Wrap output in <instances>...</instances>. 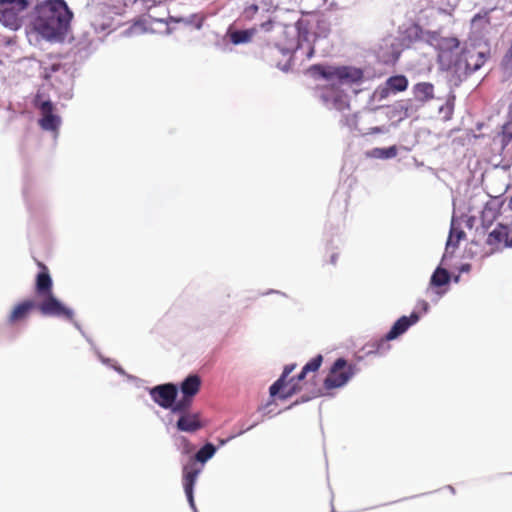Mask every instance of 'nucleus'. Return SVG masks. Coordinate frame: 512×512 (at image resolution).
<instances>
[{"label":"nucleus","instance_id":"obj_1","mask_svg":"<svg viewBox=\"0 0 512 512\" xmlns=\"http://www.w3.org/2000/svg\"><path fill=\"white\" fill-rule=\"evenodd\" d=\"M34 12V30L50 42H63L68 34L73 13L64 0H46Z\"/></svg>","mask_w":512,"mask_h":512},{"label":"nucleus","instance_id":"obj_2","mask_svg":"<svg viewBox=\"0 0 512 512\" xmlns=\"http://www.w3.org/2000/svg\"><path fill=\"white\" fill-rule=\"evenodd\" d=\"M323 361L322 355H317L312 358L296 376L288 379L289 375L293 372L296 365L289 364L284 367L282 375L276 380L269 388L270 396L277 397L280 400H286L302 389V381L309 372H316Z\"/></svg>","mask_w":512,"mask_h":512},{"label":"nucleus","instance_id":"obj_3","mask_svg":"<svg viewBox=\"0 0 512 512\" xmlns=\"http://www.w3.org/2000/svg\"><path fill=\"white\" fill-rule=\"evenodd\" d=\"M316 26L318 28H324L323 32L321 34H318L316 32H312L313 25L310 21H301L298 23V31H297V39H293L291 43L285 44L284 47L279 48H268L266 54L268 56H275L278 53H282L286 56H291L293 52H295L298 49L302 48V42L305 41L309 44L308 50L306 53L307 59H311L315 53V48L313 43L315 40L320 37L322 34L325 36L328 32V29H326V22L323 20H317Z\"/></svg>","mask_w":512,"mask_h":512},{"label":"nucleus","instance_id":"obj_4","mask_svg":"<svg viewBox=\"0 0 512 512\" xmlns=\"http://www.w3.org/2000/svg\"><path fill=\"white\" fill-rule=\"evenodd\" d=\"M309 74L314 78H324L326 80L338 79L345 83H358L363 79L361 69L348 66H325L321 64L312 65L308 69Z\"/></svg>","mask_w":512,"mask_h":512},{"label":"nucleus","instance_id":"obj_5","mask_svg":"<svg viewBox=\"0 0 512 512\" xmlns=\"http://www.w3.org/2000/svg\"><path fill=\"white\" fill-rule=\"evenodd\" d=\"M28 7V0H0V22L12 30H18L22 25L21 13Z\"/></svg>","mask_w":512,"mask_h":512},{"label":"nucleus","instance_id":"obj_6","mask_svg":"<svg viewBox=\"0 0 512 512\" xmlns=\"http://www.w3.org/2000/svg\"><path fill=\"white\" fill-rule=\"evenodd\" d=\"M38 109L39 118L37 122L39 127L44 131L50 132L53 138L56 139L62 124V119L58 113L57 107L51 101L47 100L41 102Z\"/></svg>","mask_w":512,"mask_h":512},{"label":"nucleus","instance_id":"obj_7","mask_svg":"<svg viewBox=\"0 0 512 512\" xmlns=\"http://www.w3.org/2000/svg\"><path fill=\"white\" fill-rule=\"evenodd\" d=\"M39 300L34 303L36 308L42 315L48 317H58L71 320L73 318V311L64 306L53 293L38 296Z\"/></svg>","mask_w":512,"mask_h":512},{"label":"nucleus","instance_id":"obj_8","mask_svg":"<svg viewBox=\"0 0 512 512\" xmlns=\"http://www.w3.org/2000/svg\"><path fill=\"white\" fill-rule=\"evenodd\" d=\"M354 367L343 358H338L332 365L329 374L324 380L327 390L344 386L354 375Z\"/></svg>","mask_w":512,"mask_h":512},{"label":"nucleus","instance_id":"obj_9","mask_svg":"<svg viewBox=\"0 0 512 512\" xmlns=\"http://www.w3.org/2000/svg\"><path fill=\"white\" fill-rule=\"evenodd\" d=\"M419 320V314L417 312H412L410 316H402L400 317L391 327L389 332L382 337L381 339L377 340L376 345L377 349L376 352H379V354L384 353L387 351L390 346L388 344V341L396 339L403 333H405L410 326L417 323Z\"/></svg>","mask_w":512,"mask_h":512},{"label":"nucleus","instance_id":"obj_10","mask_svg":"<svg viewBox=\"0 0 512 512\" xmlns=\"http://www.w3.org/2000/svg\"><path fill=\"white\" fill-rule=\"evenodd\" d=\"M201 378L197 374L187 376L180 384L182 398L178 400L172 408V411L189 410L193 398L199 393L201 388Z\"/></svg>","mask_w":512,"mask_h":512},{"label":"nucleus","instance_id":"obj_11","mask_svg":"<svg viewBox=\"0 0 512 512\" xmlns=\"http://www.w3.org/2000/svg\"><path fill=\"white\" fill-rule=\"evenodd\" d=\"M486 58L484 53L477 50V48L473 45L465 46L457 60L455 61V66L457 69L464 68V72L466 74H471L478 69H480L485 63Z\"/></svg>","mask_w":512,"mask_h":512},{"label":"nucleus","instance_id":"obj_12","mask_svg":"<svg viewBox=\"0 0 512 512\" xmlns=\"http://www.w3.org/2000/svg\"><path fill=\"white\" fill-rule=\"evenodd\" d=\"M149 393L153 401L164 409H172L177 402L178 389L173 383L157 385Z\"/></svg>","mask_w":512,"mask_h":512},{"label":"nucleus","instance_id":"obj_13","mask_svg":"<svg viewBox=\"0 0 512 512\" xmlns=\"http://www.w3.org/2000/svg\"><path fill=\"white\" fill-rule=\"evenodd\" d=\"M172 412L179 414L176 428L181 432L195 433L206 425L199 412H190L189 410Z\"/></svg>","mask_w":512,"mask_h":512},{"label":"nucleus","instance_id":"obj_14","mask_svg":"<svg viewBox=\"0 0 512 512\" xmlns=\"http://www.w3.org/2000/svg\"><path fill=\"white\" fill-rule=\"evenodd\" d=\"M202 470H203L202 465L195 463V461H189L183 467V477H182L183 487H184V491L187 496V499L192 507L194 506V497H193L194 485H195L198 475L201 473Z\"/></svg>","mask_w":512,"mask_h":512},{"label":"nucleus","instance_id":"obj_15","mask_svg":"<svg viewBox=\"0 0 512 512\" xmlns=\"http://www.w3.org/2000/svg\"><path fill=\"white\" fill-rule=\"evenodd\" d=\"M322 100L338 111H345L350 108L348 95L335 87L327 88L322 94Z\"/></svg>","mask_w":512,"mask_h":512},{"label":"nucleus","instance_id":"obj_16","mask_svg":"<svg viewBox=\"0 0 512 512\" xmlns=\"http://www.w3.org/2000/svg\"><path fill=\"white\" fill-rule=\"evenodd\" d=\"M510 229L507 225L498 224L487 236L486 243L498 249L501 246L510 247L509 244Z\"/></svg>","mask_w":512,"mask_h":512},{"label":"nucleus","instance_id":"obj_17","mask_svg":"<svg viewBox=\"0 0 512 512\" xmlns=\"http://www.w3.org/2000/svg\"><path fill=\"white\" fill-rule=\"evenodd\" d=\"M37 266L41 271L36 276V292L38 296L52 293V278L49 274L48 268L42 263L37 262Z\"/></svg>","mask_w":512,"mask_h":512},{"label":"nucleus","instance_id":"obj_18","mask_svg":"<svg viewBox=\"0 0 512 512\" xmlns=\"http://www.w3.org/2000/svg\"><path fill=\"white\" fill-rule=\"evenodd\" d=\"M500 208L501 203L497 199H491L485 204L480 217L483 226L489 227L493 224L500 215Z\"/></svg>","mask_w":512,"mask_h":512},{"label":"nucleus","instance_id":"obj_19","mask_svg":"<svg viewBox=\"0 0 512 512\" xmlns=\"http://www.w3.org/2000/svg\"><path fill=\"white\" fill-rule=\"evenodd\" d=\"M408 87V80L404 75H395L389 77L385 82V87L381 90V96L386 97L389 92H403Z\"/></svg>","mask_w":512,"mask_h":512},{"label":"nucleus","instance_id":"obj_20","mask_svg":"<svg viewBox=\"0 0 512 512\" xmlns=\"http://www.w3.org/2000/svg\"><path fill=\"white\" fill-rule=\"evenodd\" d=\"M32 311V300H26L14 307L9 315L8 321L10 324H17L28 319Z\"/></svg>","mask_w":512,"mask_h":512},{"label":"nucleus","instance_id":"obj_21","mask_svg":"<svg viewBox=\"0 0 512 512\" xmlns=\"http://www.w3.org/2000/svg\"><path fill=\"white\" fill-rule=\"evenodd\" d=\"M413 93L418 101L425 103L434 98V86L428 82H420L414 85Z\"/></svg>","mask_w":512,"mask_h":512},{"label":"nucleus","instance_id":"obj_22","mask_svg":"<svg viewBox=\"0 0 512 512\" xmlns=\"http://www.w3.org/2000/svg\"><path fill=\"white\" fill-rule=\"evenodd\" d=\"M216 452V447L212 443L205 444L189 461H195L204 467V464L211 459Z\"/></svg>","mask_w":512,"mask_h":512},{"label":"nucleus","instance_id":"obj_23","mask_svg":"<svg viewBox=\"0 0 512 512\" xmlns=\"http://www.w3.org/2000/svg\"><path fill=\"white\" fill-rule=\"evenodd\" d=\"M450 281V275L446 269L437 268L430 280L431 285L441 287Z\"/></svg>","mask_w":512,"mask_h":512},{"label":"nucleus","instance_id":"obj_24","mask_svg":"<svg viewBox=\"0 0 512 512\" xmlns=\"http://www.w3.org/2000/svg\"><path fill=\"white\" fill-rule=\"evenodd\" d=\"M464 236H465V233L461 230L457 231V232H455L454 230H451L448 240H447V243H446L445 253L453 254L455 249L458 247V243H459L460 239L463 238Z\"/></svg>","mask_w":512,"mask_h":512},{"label":"nucleus","instance_id":"obj_25","mask_svg":"<svg viewBox=\"0 0 512 512\" xmlns=\"http://www.w3.org/2000/svg\"><path fill=\"white\" fill-rule=\"evenodd\" d=\"M440 46L443 51L453 52L460 46V42L456 37H445L440 41Z\"/></svg>","mask_w":512,"mask_h":512},{"label":"nucleus","instance_id":"obj_26","mask_svg":"<svg viewBox=\"0 0 512 512\" xmlns=\"http://www.w3.org/2000/svg\"><path fill=\"white\" fill-rule=\"evenodd\" d=\"M503 141L509 143L512 141V106L508 112V120L502 127Z\"/></svg>","mask_w":512,"mask_h":512},{"label":"nucleus","instance_id":"obj_27","mask_svg":"<svg viewBox=\"0 0 512 512\" xmlns=\"http://www.w3.org/2000/svg\"><path fill=\"white\" fill-rule=\"evenodd\" d=\"M397 154V150L394 146L389 148H375L371 152V155L377 158H392Z\"/></svg>","mask_w":512,"mask_h":512},{"label":"nucleus","instance_id":"obj_28","mask_svg":"<svg viewBox=\"0 0 512 512\" xmlns=\"http://www.w3.org/2000/svg\"><path fill=\"white\" fill-rule=\"evenodd\" d=\"M260 6L254 1L246 5L243 10V17L246 20H252L255 15L259 12Z\"/></svg>","mask_w":512,"mask_h":512},{"label":"nucleus","instance_id":"obj_29","mask_svg":"<svg viewBox=\"0 0 512 512\" xmlns=\"http://www.w3.org/2000/svg\"><path fill=\"white\" fill-rule=\"evenodd\" d=\"M250 35L247 31H236L231 34V41L240 44L249 41Z\"/></svg>","mask_w":512,"mask_h":512},{"label":"nucleus","instance_id":"obj_30","mask_svg":"<svg viewBox=\"0 0 512 512\" xmlns=\"http://www.w3.org/2000/svg\"><path fill=\"white\" fill-rule=\"evenodd\" d=\"M61 68L59 63H53L50 67H44L42 71V76L44 79L49 80L52 72H56Z\"/></svg>","mask_w":512,"mask_h":512},{"label":"nucleus","instance_id":"obj_31","mask_svg":"<svg viewBox=\"0 0 512 512\" xmlns=\"http://www.w3.org/2000/svg\"><path fill=\"white\" fill-rule=\"evenodd\" d=\"M182 443L184 444V449H183V452L185 454H188L192 451L193 447L191 445V443L189 442V440H187L186 438H182Z\"/></svg>","mask_w":512,"mask_h":512},{"label":"nucleus","instance_id":"obj_32","mask_svg":"<svg viewBox=\"0 0 512 512\" xmlns=\"http://www.w3.org/2000/svg\"><path fill=\"white\" fill-rule=\"evenodd\" d=\"M419 306L421 307V309L424 311V312H427L428 308H429V305L428 303L425 301V300H422L419 302Z\"/></svg>","mask_w":512,"mask_h":512},{"label":"nucleus","instance_id":"obj_33","mask_svg":"<svg viewBox=\"0 0 512 512\" xmlns=\"http://www.w3.org/2000/svg\"><path fill=\"white\" fill-rule=\"evenodd\" d=\"M337 262V254H332L331 255V264H336Z\"/></svg>","mask_w":512,"mask_h":512},{"label":"nucleus","instance_id":"obj_34","mask_svg":"<svg viewBox=\"0 0 512 512\" xmlns=\"http://www.w3.org/2000/svg\"><path fill=\"white\" fill-rule=\"evenodd\" d=\"M478 19H481V16L479 14L473 17L472 22H476Z\"/></svg>","mask_w":512,"mask_h":512},{"label":"nucleus","instance_id":"obj_35","mask_svg":"<svg viewBox=\"0 0 512 512\" xmlns=\"http://www.w3.org/2000/svg\"><path fill=\"white\" fill-rule=\"evenodd\" d=\"M376 342H377V341H375V342L372 344V346H373V347H375V349H377ZM373 352L377 353V352H376V350H370V353H373Z\"/></svg>","mask_w":512,"mask_h":512},{"label":"nucleus","instance_id":"obj_36","mask_svg":"<svg viewBox=\"0 0 512 512\" xmlns=\"http://www.w3.org/2000/svg\"><path fill=\"white\" fill-rule=\"evenodd\" d=\"M509 207L512 209V196H511V199L509 201Z\"/></svg>","mask_w":512,"mask_h":512}]
</instances>
